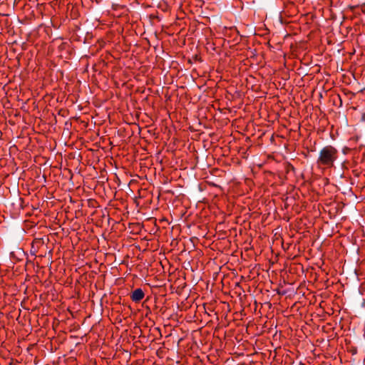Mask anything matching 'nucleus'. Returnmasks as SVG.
Returning a JSON list of instances; mask_svg holds the SVG:
<instances>
[{
  "label": "nucleus",
  "mask_w": 365,
  "mask_h": 365,
  "mask_svg": "<svg viewBox=\"0 0 365 365\" xmlns=\"http://www.w3.org/2000/svg\"><path fill=\"white\" fill-rule=\"evenodd\" d=\"M336 149L331 145L323 148L319 152L317 163L332 166L336 158Z\"/></svg>",
  "instance_id": "nucleus-1"
},
{
  "label": "nucleus",
  "mask_w": 365,
  "mask_h": 365,
  "mask_svg": "<svg viewBox=\"0 0 365 365\" xmlns=\"http://www.w3.org/2000/svg\"><path fill=\"white\" fill-rule=\"evenodd\" d=\"M144 296H145V294H144L143 291L139 288V289H135L132 292L130 297L133 302H138L140 301L144 297Z\"/></svg>",
  "instance_id": "nucleus-2"
}]
</instances>
